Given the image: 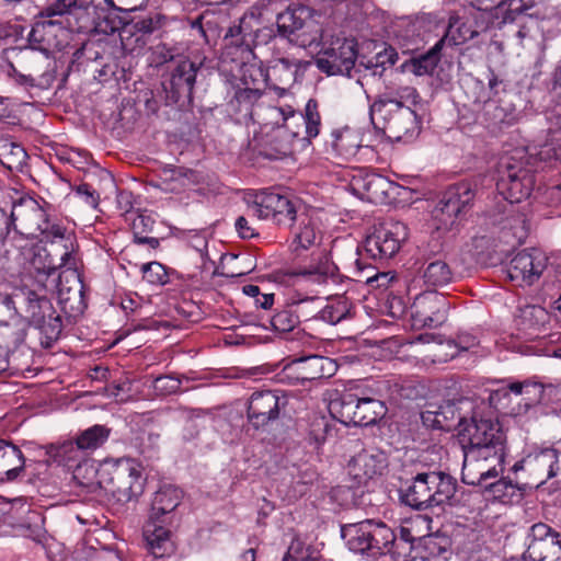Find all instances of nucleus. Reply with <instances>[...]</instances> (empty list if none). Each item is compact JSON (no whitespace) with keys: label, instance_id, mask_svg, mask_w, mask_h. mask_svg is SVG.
<instances>
[{"label":"nucleus","instance_id":"obj_7","mask_svg":"<svg viewBox=\"0 0 561 561\" xmlns=\"http://www.w3.org/2000/svg\"><path fill=\"white\" fill-rule=\"evenodd\" d=\"M65 250L61 262L67 267L57 273L49 283H43V287L47 290H56L62 311L70 317H77L82 314L87 307L83 283L72 256L73 242L69 245L65 244Z\"/></svg>","mask_w":561,"mask_h":561},{"label":"nucleus","instance_id":"obj_12","mask_svg":"<svg viewBox=\"0 0 561 561\" xmlns=\"http://www.w3.org/2000/svg\"><path fill=\"white\" fill-rule=\"evenodd\" d=\"M26 314L31 324L38 329L46 339V347L50 346L59 337L62 330V321L46 296L28 291L26 296Z\"/></svg>","mask_w":561,"mask_h":561},{"label":"nucleus","instance_id":"obj_60","mask_svg":"<svg viewBox=\"0 0 561 561\" xmlns=\"http://www.w3.org/2000/svg\"><path fill=\"white\" fill-rule=\"evenodd\" d=\"M413 550V545L407 541H398V538L394 536V542L391 543V549H389V554H391L393 561H411L413 557L411 556Z\"/></svg>","mask_w":561,"mask_h":561},{"label":"nucleus","instance_id":"obj_5","mask_svg":"<svg viewBox=\"0 0 561 561\" xmlns=\"http://www.w3.org/2000/svg\"><path fill=\"white\" fill-rule=\"evenodd\" d=\"M98 483L119 503H128L142 494L146 479L140 466L130 458L106 461L98 472Z\"/></svg>","mask_w":561,"mask_h":561},{"label":"nucleus","instance_id":"obj_36","mask_svg":"<svg viewBox=\"0 0 561 561\" xmlns=\"http://www.w3.org/2000/svg\"><path fill=\"white\" fill-rule=\"evenodd\" d=\"M144 538L148 550L157 559L173 552L170 531L161 526H154L153 529L147 527L144 531Z\"/></svg>","mask_w":561,"mask_h":561},{"label":"nucleus","instance_id":"obj_48","mask_svg":"<svg viewBox=\"0 0 561 561\" xmlns=\"http://www.w3.org/2000/svg\"><path fill=\"white\" fill-rule=\"evenodd\" d=\"M110 434V430L104 425H94L83 431L78 437V444L84 448V450H94L102 446Z\"/></svg>","mask_w":561,"mask_h":561},{"label":"nucleus","instance_id":"obj_53","mask_svg":"<svg viewBox=\"0 0 561 561\" xmlns=\"http://www.w3.org/2000/svg\"><path fill=\"white\" fill-rule=\"evenodd\" d=\"M142 278L151 285L162 286L169 282V272L164 265L153 261L141 265Z\"/></svg>","mask_w":561,"mask_h":561},{"label":"nucleus","instance_id":"obj_25","mask_svg":"<svg viewBox=\"0 0 561 561\" xmlns=\"http://www.w3.org/2000/svg\"><path fill=\"white\" fill-rule=\"evenodd\" d=\"M528 472L534 476L536 486L546 483L559 471V457L554 448H543L526 457Z\"/></svg>","mask_w":561,"mask_h":561},{"label":"nucleus","instance_id":"obj_49","mask_svg":"<svg viewBox=\"0 0 561 561\" xmlns=\"http://www.w3.org/2000/svg\"><path fill=\"white\" fill-rule=\"evenodd\" d=\"M295 313L299 322L301 321H310V320H320L321 312V299L318 297H306L304 299H299L294 301L293 304Z\"/></svg>","mask_w":561,"mask_h":561},{"label":"nucleus","instance_id":"obj_18","mask_svg":"<svg viewBox=\"0 0 561 561\" xmlns=\"http://www.w3.org/2000/svg\"><path fill=\"white\" fill-rule=\"evenodd\" d=\"M387 468L388 456L376 447L362 448L348 460L346 466L347 474L356 485L366 484L382 476Z\"/></svg>","mask_w":561,"mask_h":561},{"label":"nucleus","instance_id":"obj_47","mask_svg":"<svg viewBox=\"0 0 561 561\" xmlns=\"http://www.w3.org/2000/svg\"><path fill=\"white\" fill-rule=\"evenodd\" d=\"M499 224L502 226L504 231H511L517 243L524 242L527 238L529 228L524 214L510 211V214Z\"/></svg>","mask_w":561,"mask_h":561},{"label":"nucleus","instance_id":"obj_32","mask_svg":"<svg viewBox=\"0 0 561 561\" xmlns=\"http://www.w3.org/2000/svg\"><path fill=\"white\" fill-rule=\"evenodd\" d=\"M93 0H54L39 13L42 18L73 16L81 19L89 14Z\"/></svg>","mask_w":561,"mask_h":561},{"label":"nucleus","instance_id":"obj_54","mask_svg":"<svg viewBox=\"0 0 561 561\" xmlns=\"http://www.w3.org/2000/svg\"><path fill=\"white\" fill-rule=\"evenodd\" d=\"M537 0H506L501 3V7L507 5L504 14V23H513L518 15L525 14L529 9L536 4Z\"/></svg>","mask_w":561,"mask_h":561},{"label":"nucleus","instance_id":"obj_30","mask_svg":"<svg viewBox=\"0 0 561 561\" xmlns=\"http://www.w3.org/2000/svg\"><path fill=\"white\" fill-rule=\"evenodd\" d=\"M369 528L370 526L368 519L342 526L341 536L345 540L351 551L360 554H371Z\"/></svg>","mask_w":561,"mask_h":561},{"label":"nucleus","instance_id":"obj_57","mask_svg":"<svg viewBox=\"0 0 561 561\" xmlns=\"http://www.w3.org/2000/svg\"><path fill=\"white\" fill-rule=\"evenodd\" d=\"M397 61V55L391 50H385L383 54H378L375 61H368L367 69L371 70L373 76H382L386 70V65L393 66Z\"/></svg>","mask_w":561,"mask_h":561},{"label":"nucleus","instance_id":"obj_52","mask_svg":"<svg viewBox=\"0 0 561 561\" xmlns=\"http://www.w3.org/2000/svg\"><path fill=\"white\" fill-rule=\"evenodd\" d=\"M297 314L290 304L288 308L283 309L272 317L271 324L275 331L280 333L291 332L299 324Z\"/></svg>","mask_w":561,"mask_h":561},{"label":"nucleus","instance_id":"obj_42","mask_svg":"<svg viewBox=\"0 0 561 561\" xmlns=\"http://www.w3.org/2000/svg\"><path fill=\"white\" fill-rule=\"evenodd\" d=\"M26 159L27 153L21 145L8 140L0 145V162L7 169L21 170Z\"/></svg>","mask_w":561,"mask_h":561},{"label":"nucleus","instance_id":"obj_51","mask_svg":"<svg viewBox=\"0 0 561 561\" xmlns=\"http://www.w3.org/2000/svg\"><path fill=\"white\" fill-rule=\"evenodd\" d=\"M478 344L476 336L471 334H460L457 340H446V344L442 345V347L450 348L451 352H446L442 356H439V362H447L453 359L458 355L459 352L468 351L471 347H474Z\"/></svg>","mask_w":561,"mask_h":561},{"label":"nucleus","instance_id":"obj_26","mask_svg":"<svg viewBox=\"0 0 561 561\" xmlns=\"http://www.w3.org/2000/svg\"><path fill=\"white\" fill-rule=\"evenodd\" d=\"M473 103H483L485 119L493 127H508L517 121L516 108L504 100H493L490 98L485 100L482 96H477Z\"/></svg>","mask_w":561,"mask_h":561},{"label":"nucleus","instance_id":"obj_22","mask_svg":"<svg viewBox=\"0 0 561 561\" xmlns=\"http://www.w3.org/2000/svg\"><path fill=\"white\" fill-rule=\"evenodd\" d=\"M272 113L282 116L283 122L285 124V129H276L277 138L284 136L286 131L289 130V121H291V123H304L306 134L304 137L305 139L310 140L319 135L321 118L318 111V103L313 99H310L307 102L305 107V114H295V112L290 107H273Z\"/></svg>","mask_w":561,"mask_h":561},{"label":"nucleus","instance_id":"obj_24","mask_svg":"<svg viewBox=\"0 0 561 561\" xmlns=\"http://www.w3.org/2000/svg\"><path fill=\"white\" fill-rule=\"evenodd\" d=\"M294 275L313 285L337 283L340 279L339 267L328 253L313 259L309 265L297 268Z\"/></svg>","mask_w":561,"mask_h":561},{"label":"nucleus","instance_id":"obj_44","mask_svg":"<svg viewBox=\"0 0 561 561\" xmlns=\"http://www.w3.org/2000/svg\"><path fill=\"white\" fill-rule=\"evenodd\" d=\"M481 488L483 491L492 496L494 500L503 503L511 501L517 490H522L517 483L508 478H500L492 482H485Z\"/></svg>","mask_w":561,"mask_h":561},{"label":"nucleus","instance_id":"obj_2","mask_svg":"<svg viewBox=\"0 0 561 561\" xmlns=\"http://www.w3.org/2000/svg\"><path fill=\"white\" fill-rule=\"evenodd\" d=\"M408 239V228L400 221H385L374 227V231L367 236L363 244V251L367 256L374 260H388L392 257L401 248L402 242ZM363 252L359 248L353 253L354 270L352 277L362 282L363 278L368 283L373 279V268L365 265L362 261Z\"/></svg>","mask_w":561,"mask_h":561},{"label":"nucleus","instance_id":"obj_33","mask_svg":"<svg viewBox=\"0 0 561 561\" xmlns=\"http://www.w3.org/2000/svg\"><path fill=\"white\" fill-rule=\"evenodd\" d=\"M182 497L183 492L179 488L170 484L162 485L152 499L150 517L160 519L172 513L181 503Z\"/></svg>","mask_w":561,"mask_h":561},{"label":"nucleus","instance_id":"obj_35","mask_svg":"<svg viewBox=\"0 0 561 561\" xmlns=\"http://www.w3.org/2000/svg\"><path fill=\"white\" fill-rule=\"evenodd\" d=\"M550 526L543 523L534 524L528 531L527 549L524 552L525 561H547L550 554L547 549L543 536L549 534Z\"/></svg>","mask_w":561,"mask_h":561},{"label":"nucleus","instance_id":"obj_27","mask_svg":"<svg viewBox=\"0 0 561 561\" xmlns=\"http://www.w3.org/2000/svg\"><path fill=\"white\" fill-rule=\"evenodd\" d=\"M25 458L13 443L0 439V482L14 481L24 470Z\"/></svg>","mask_w":561,"mask_h":561},{"label":"nucleus","instance_id":"obj_10","mask_svg":"<svg viewBox=\"0 0 561 561\" xmlns=\"http://www.w3.org/2000/svg\"><path fill=\"white\" fill-rule=\"evenodd\" d=\"M333 409L340 415V421L346 425L370 426L381 420L387 408L380 400L358 398L353 393L343 394L333 402Z\"/></svg>","mask_w":561,"mask_h":561},{"label":"nucleus","instance_id":"obj_38","mask_svg":"<svg viewBox=\"0 0 561 561\" xmlns=\"http://www.w3.org/2000/svg\"><path fill=\"white\" fill-rule=\"evenodd\" d=\"M371 541V556L387 554L394 542V533L383 522L368 519Z\"/></svg>","mask_w":561,"mask_h":561},{"label":"nucleus","instance_id":"obj_8","mask_svg":"<svg viewBox=\"0 0 561 561\" xmlns=\"http://www.w3.org/2000/svg\"><path fill=\"white\" fill-rule=\"evenodd\" d=\"M481 178L462 181L446 190L434 209V217L439 222L438 228L450 229L472 209L481 190Z\"/></svg>","mask_w":561,"mask_h":561},{"label":"nucleus","instance_id":"obj_17","mask_svg":"<svg viewBox=\"0 0 561 561\" xmlns=\"http://www.w3.org/2000/svg\"><path fill=\"white\" fill-rule=\"evenodd\" d=\"M501 179L497 185L507 191L511 204L519 203L530 196L535 185L533 172L522 162L506 158L500 163Z\"/></svg>","mask_w":561,"mask_h":561},{"label":"nucleus","instance_id":"obj_1","mask_svg":"<svg viewBox=\"0 0 561 561\" xmlns=\"http://www.w3.org/2000/svg\"><path fill=\"white\" fill-rule=\"evenodd\" d=\"M468 444L463 445L462 482L482 486L504 472L506 437L497 422L474 420L465 427Z\"/></svg>","mask_w":561,"mask_h":561},{"label":"nucleus","instance_id":"obj_50","mask_svg":"<svg viewBox=\"0 0 561 561\" xmlns=\"http://www.w3.org/2000/svg\"><path fill=\"white\" fill-rule=\"evenodd\" d=\"M48 254L46 251L43 253L38 252L34 255L31 261L32 267L35 272V279L43 286V283L48 282L58 273L57 266L53 265L51 262L46 263Z\"/></svg>","mask_w":561,"mask_h":561},{"label":"nucleus","instance_id":"obj_46","mask_svg":"<svg viewBox=\"0 0 561 561\" xmlns=\"http://www.w3.org/2000/svg\"><path fill=\"white\" fill-rule=\"evenodd\" d=\"M477 34L469 25L461 23L459 16L451 15L447 32L442 38H445V42L448 41L450 45H459L473 38Z\"/></svg>","mask_w":561,"mask_h":561},{"label":"nucleus","instance_id":"obj_43","mask_svg":"<svg viewBox=\"0 0 561 561\" xmlns=\"http://www.w3.org/2000/svg\"><path fill=\"white\" fill-rule=\"evenodd\" d=\"M352 306L346 298L340 297L324 307H321L320 320L335 325L351 317Z\"/></svg>","mask_w":561,"mask_h":561},{"label":"nucleus","instance_id":"obj_6","mask_svg":"<svg viewBox=\"0 0 561 561\" xmlns=\"http://www.w3.org/2000/svg\"><path fill=\"white\" fill-rule=\"evenodd\" d=\"M371 121L380 124V128L389 138L400 141L414 137L420 130L416 111L410 105H401L388 94L379 95L370 105Z\"/></svg>","mask_w":561,"mask_h":561},{"label":"nucleus","instance_id":"obj_61","mask_svg":"<svg viewBox=\"0 0 561 561\" xmlns=\"http://www.w3.org/2000/svg\"><path fill=\"white\" fill-rule=\"evenodd\" d=\"M543 541L546 542L549 551L550 560H561V535L550 527L549 534L543 536Z\"/></svg>","mask_w":561,"mask_h":561},{"label":"nucleus","instance_id":"obj_34","mask_svg":"<svg viewBox=\"0 0 561 561\" xmlns=\"http://www.w3.org/2000/svg\"><path fill=\"white\" fill-rule=\"evenodd\" d=\"M445 44V38H440L431 47L426 53L411 58L405 62V68L415 76H433L438 62L440 61L442 48Z\"/></svg>","mask_w":561,"mask_h":561},{"label":"nucleus","instance_id":"obj_3","mask_svg":"<svg viewBox=\"0 0 561 561\" xmlns=\"http://www.w3.org/2000/svg\"><path fill=\"white\" fill-rule=\"evenodd\" d=\"M456 489L457 482L450 474L442 471L419 472L400 489V501L411 508L424 511L447 504Z\"/></svg>","mask_w":561,"mask_h":561},{"label":"nucleus","instance_id":"obj_31","mask_svg":"<svg viewBox=\"0 0 561 561\" xmlns=\"http://www.w3.org/2000/svg\"><path fill=\"white\" fill-rule=\"evenodd\" d=\"M298 362L304 383L331 377L336 370L335 362L325 356L310 355L298 358Z\"/></svg>","mask_w":561,"mask_h":561},{"label":"nucleus","instance_id":"obj_40","mask_svg":"<svg viewBox=\"0 0 561 561\" xmlns=\"http://www.w3.org/2000/svg\"><path fill=\"white\" fill-rule=\"evenodd\" d=\"M332 147L336 153L345 159L355 156L360 148L358 135L351 129L333 131Z\"/></svg>","mask_w":561,"mask_h":561},{"label":"nucleus","instance_id":"obj_11","mask_svg":"<svg viewBox=\"0 0 561 561\" xmlns=\"http://www.w3.org/2000/svg\"><path fill=\"white\" fill-rule=\"evenodd\" d=\"M299 203L276 192L263 191L255 196L253 213L261 219L272 220L278 226L293 227L300 214Z\"/></svg>","mask_w":561,"mask_h":561},{"label":"nucleus","instance_id":"obj_55","mask_svg":"<svg viewBox=\"0 0 561 561\" xmlns=\"http://www.w3.org/2000/svg\"><path fill=\"white\" fill-rule=\"evenodd\" d=\"M276 378L278 382L288 386L304 385L298 358L286 364L280 371L277 373Z\"/></svg>","mask_w":561,"mask_h":561},{"label":"nucleus","instance_id":"obj_37","mask_svg":"<svg viewBox=\"0 0 561 561\" xmlns=\"http://www.w3.org/2000/svg\"><path fill=\"white\" fill-rule=\"evenodd\" d=\"M248 67L243 71V83L244 88H239L236 92L233 98L230 101V105L233 107L236 112H249L251 106L256 103L261 96L262 91L259 87H256V81L253 82V79H251V82L248 80Z\"/></svg>","mask_w":561,"mask_h":561},{"label":"nucleus","instance_id":"obj_23","mask_svg":"<svg viewBox=\"0 0 561 561\" xmlns=\"http://www.w3.org/2000/svg\"><path fill=\"white\" fill-rule=\"evenodd\" d=\"M472 403L468 399H459L457 401H446L436 408L439 421V430L449 432L454 428L459 427V435L462 436V440L468 439V434L465 432V427L470 424L477 417L472 416L470 421L463 415L465 410H470Z\"/></svg>","mask_w":561,"mask_h":561},{"label":"nucleus","instance_id":"obj_14","mask_svg":"<svg viewBox=\"0 0 561 561\" xmlns=\"http://www.w3.org/2000/svg\"><path fill=\"white\" fill-rule=\"evenodd\" d=\"M202 62H196L186 57L174 59L171 65L169 80L163 82L167 100L170 103L191 101L196 81V76Z\"/></svg>","mask_w":561,"mask_h":561},{"label":"nucleus","instance_id":"obj_9","mask_svg":"<svg viewBox=\"0 0 561 561\" xmlns=\"http://www.w3.org/2000/svg\"><path fill=\"white\" fill-rule=\"evenodd\" d=\"M278 33L284 37L296 36V41L304 47L318 44L322 37V30L312 19L311 10L305 5H288L277 14Z\"/></svg>","mask_w":561,"mask_h":561},{"label":"nucleus","instance_id":"obj_41","mask_svg":"<svg viewBox=\"0 0 561 561\" xmlns=\"http://www.w3.org/2000/svg\"><path fill=\"white\" fill-rule=\"evenodd\" d=\"M296 220H298L299 224L294 232L295 251L298 249L307 250L317 242V229L312 220L306 214H300Z\"/></svg>","mask_w":561,"mask_h":561},{"label":"nucleus","instance_id":"obj_29","mask_svg":"<svg viewBox=\"0 0 561 561\" xmlns=\"http://www.w3.org/2000/svg\"><path fill=\"white\" fill-rule=\"evenodd\" d=\"M194 172L183 167L164 165L159 170L154 184L165 193H180L193 182Z\"/></svg>","mask_w":561,"mask_h":561},{"label":"nucleus","instance_id":"obj_39","mask_svg":"<svg viewBox=\"0 0 561 561\" xmlns=\"http://www.w3.org/2000/svg\"><path fill=\"white\" fill-rule=\"evenodd\" d=\"M26 331L23 328L13 330L7 342V350L10 353L12 365L14 368H20L24 364L23 357H30V347L25 344Z\"/></svg>","mask_w":561,"mask_h":561},{"label":"nucleus","instance_id":"obj_63","mask_svg":"<svg viewBox=\"0 0 561 561\" xmlns=\"http://www.w3.org/2000/svg\"><path fill=\"white\" fill-rule=\"evenodd\" d=\"M7 76L9 78H12L15 80V82L20 85H28V87H34L35 85V80L28 76V75H23L21 73L12 62H9L8 64V69H7Z\"/></svg>","mask_w":561,"mask_h":561},{"label":"nucleus","instance_id":"obj_59","mask_svg":"<svg viewBox=\"0 0 561 561\" xmlns=\"http://www.w3.org/2000/svg\"><path fill=\"white\" fill-rule=\"evenodd\" d=\"M391 100L397 101L401 105H405V103H409L410 105H416L421 101V96L415 88L413 87H399L394 93L390 92L387 93Z\"/></svg>","mask_w":561,"mask_h":561},{"label":"nucleus","instance_id":"obj_15","mask_svg":"<svg viewBox=\"0 0 561 561\" xmlns=\"http://www.w3.org/2000/svg\"><path fill=\"white\" fill-rule=\"evenodd\" d=\"M357 58L356 45L353 39L335 38L328 47L319 51L317 67L329 76H350Z\"/></svg>","mask_w":561,"mask_h":561},{"label":"nucleus","instance_id":"obj_62","mask_svg":"<svg viewBox=\"0 0 561 561\" xmlns=\"http://www.w3.org/2000/svg\"><path fill=\"white\" fill-rule=\"evenodd\" d=\"M154 388L163 394L175 393L181 389V380L171 376H161L154 380Z\"/></svg>","mask_w":561,"mask_h":561},{"label":"nucleus","instance_id":"obj_56","mask_svg":"<svg viewBox=\"0 0 561 561\" xmlns=\"http://www.w3.org/2000/svg\"><path fill=\"white\" fill-rule=\"evenodd\" d=\"M127 26L130 27V33L148 35L161 27V16L159 14L149 15L131 21Z\"/></svg>","mask_w":561,"mask_h":561},{"label":"nucleus","instance_id":"obj_64","mask_svg":"<svg viewBox=\"0 0 561 561\" xmlns=\"http://www.w3.org/2000/svg\"><path fill=\"white\" fill-rule=\"evenodd\" d=\"M77 194L82 196L88 205L96 207L99 204V194L89 184H81L77 187Z\"/></svg>","mask_w":561,"mask_h":561},{"label":"nucleus","instance_id":"obj_16","mask_svg":"<svg viewBox=\"0 0 561 561\" xmlns=\"http://www.w3.org/2000/svg\"><path fill=\"white\" fill-rule=\"evenodd\" d=\"M300 65L299 60L289 58L274 59L266 69L251 65L248 67L249 78H252L253 82L262 80L277 91L278 95H284L296 81Z\"/></svg>","mask_w":561,"mask_h":561},{"label":"nucleus","instance_id":"obj_28","mask_svg":"<svg viewBox=\"0 0 561 561\" xmlns=\"http://www.w3.org/2000/svg\"><path fill=\"white\" fill-rule=\"evenodd\" d=\"M420 277L427 288H438L454 280V272L450 265L443 259H428L420 268Z\"/></svg>","mask_w":561,"mask_h":561},{"label":"nucleus","instance_id":"obj_58","mask_svg":"<svg viewBox=\"0 0 561 561\" xmlns=\"http://www.w3.org/2000/svg\"><path fill=\"white\" fill-rule=\"evenodd\" d=\"M331 431L329 424L323 420H316L311 424V428L308 434V440L310 444L319 448L325 440L328 433Z\"/></svg>","mask_w":561,"mask_h":561},{"label":"nucleus","instance_id":"obj_19","mask_svg":"<svg viewBox=\"0 0 561 561\" xmlns=\"http://www.w3.org/2000/svg\"><path fill=\"white\" fill-rule=\"evenodd\" d=\"M285 405L286 400L276 391L254 392L248 402V421L255 430L265 428L279 417Z\"/></svg>","mask_w":561,"mask_h":561},{"label":"nucleus","instance_id":"obj_21","mask_svg":"<svg viewBox=\"0 0 561 561\" xmlns=\"http://www.w3.org/2000/svg\"><path fill=\"white\" fill-rule=\"evenodd\" d=\"M350 185L362 199L374 204L386 203L397 188L386 176L364 170L353 175Z\"/></svg>","mask_w":561,"mask_h":561},{"label":"nucleus","instance_id":"obj_45","mask_svg":"<svg viewBox=\"0 0 561 561\" xmlns=\"http://www.w3.org/2000/svg\"><path fill=\"white\" fill-rule=\"evenodd\" d=\"M56 457L66 466H76L78 472L81 469L80 462L85 458V450L77 439L76 442L68 440L57 448Z\"/></svg>","mask_w":561,"mask_h":561},{"label":"nucleus","instance_id":"obj_20","mask_svg":"<svg viewBox=\"0 0 561 561\" xmlns=\"http://www.w3.org/2000/svg\"><path fill=\"white\" fill-rule=\"evenodd\" d=\"M547 267L546 255L537 249L518 252L510 262L507 275L519 286L533 285Z\"/></svg>","mask_w":561,"mask_h":561},{"label":"nucleus","instance_id":"obj_4","mask_svg":"<svg viewBox=\"0 0 561 561\" xmlns=\"http://www.w3.org/2000/svg\"><path fill=\"white\" fill-rule=\"evenodd\" d=\"M12 228L27 238H39L42 241L54 242L65 240L66 244L73 238L66 236V228L49 218L47 210L33 197H21L11 208Z\"/></svg>","mask_w":561,"mask_h":561},{"label":"nucleus","instance_id":"obj_13","mask_svg":"<svg viewBox=\"0 0 561 561\" xmlns=\"http://www.w3.org/2000/svg\"><path fill=\"white\" fill-rule=\"evenodd\" d=\"M449 301L436 290H426L414 298L411 321L415 329L437 328L447 320Z\"/></svg>","mask_w":561,"mask_h":561}]
</instances>
